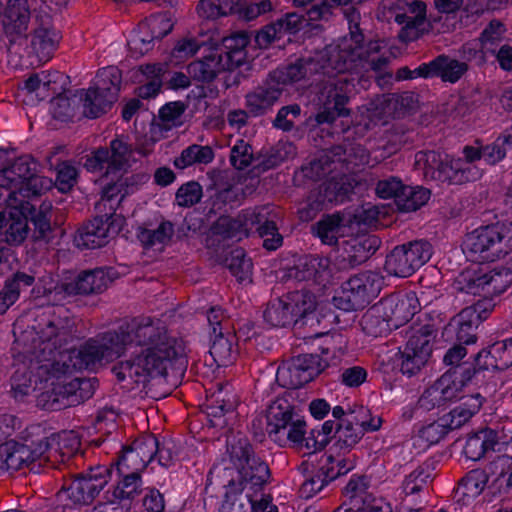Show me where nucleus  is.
Returning a JSON list of instances; mask_svg holds the SVG:
<instances>
[{
	"instance_id": "nucleus-4",
	"label": "nucleus",
	"mask_w": 512,
	"mask_h": 512,
	"mask_svg": "<svg viewBox=\"0 0 512 512\" xmlns=\"http://www.w3.org/2000/svg\"><path fill=\"white\" fill-rule=\"evenodd\" d=\"M342 148L336 147L331 152L323 153L304 168L305 176L311 179H320L331 175L316 190H313L308 199V207L312 213H316L329 204L343 202L355 187V179L346 174L336 173L343 162L354 166L369 164V155L360 146L351 148L348 157L342 158Z\"/></svg>"
},
{
	"instance_id": "nucleus-26",
	"label": "nucleus",
	"mask_w": 512,
	"mask_h": 512,
	"mask_svg": "<svg viewBox=\"0 0 512 512\" xmlns=\"http://www.w3.org/2000/svg\"><path fill=\"white\" fill-rule=\"evenodd\" d=\"M208 401L206 413L210 424L214 427H225L226 415L232 414L238 403L233 387L229 383H218Z\"/></svg>"
},
{
	"instance_id": "nucleus-20",
	"label": "nucleus",
	"mask_w": 512,
	"mask_h": 512,
	"mask_svg": "<svg viewBox=\"0 0 512 512\" xmlns=\"http://www.w3.org/2000/svg\"><path fill=\"white\" fill-rule=\"evenodd\" d=\"M435 331L431 325H422L410 335L401 353L400 370L412 377L426 365L432 352Z\"/></svg>"
},
{
	"instance_id": "nucleus-39",
	"label": "nucleus",
	"mask_w": 512,
	"mask_h": 512,
	"mask_svg": "<svg viewBox=\"0 0 512 512\" xmlns=\"http://www.w3.org/2000/svg\"><path fill=\"white\" fill-rule=\"evenodd\" d=\"M363 429L355 424L353 418L344 419L338 424L335 432V441L331 447L334 453L345 454L349 452L362 438Z\"/></svg>"
},
{
	"instance_id": "nucleus-32",
	"label": "nucleus",
	"mask_w": 512,
	"mask_h": 512,
	"mask_svg": "<svg viewBox=\"0 0 512 512\" xmlns=\"http://www.w3.org/2000/svg\"><path fill=\"white\" fill-rule=\"evenodd\" d=\"M343 259L355 266L366 261L375 253L379 246V240L375 236L351 237L342 242Z\"/></svg>"
},
{
	"instance_id": "nucleus-6",
	"label": "nucleus",
	"mask_w": 512,
	"mask_h": 512,
	"mask_svg": "<svg viewBox=\"0 0 512 512\" xmlns=\"http://www.w3.org/2000/svg\"><path fill=\"white\" fill-rule=\"evenodd\" d=\"M121 185L108 184L103 190L102 197L95 205V210L103 215L96 216L92 221L78 230L74 242L77 247L96 249L106 245L111 238L118 234L123 225L124 218L115 213L118 204L124 197L121 194Z\"/></svg>"
},
{
	"instance_id": "nucleus-44",
	"label": "nucleus",
	"mask_w": 512,
	"mask_h": 512,
	"mask_svg": "<svg viewBox=\"0 0 512 512\" xmlns=\"http://www.w3.org/2000/svg\"><path fill=\"white\" fill-rule=\"evenodd\" d=\"M214 158L213 150L209 146L193 144L185 148L180 156L174 160L178 169H185L195 164H208Z\"/></svg>"
},
{
	"instance_id": "nucleus-12",
	"label": "nucleus",
	"mask_w": 512,
	"mask_h": 512,
	"mask_svg": "<svg viewBox=\"0 0 512 512\" xmlns=\"http://www.w3.org/2000/svg\"><path fill=\"white\" fill-rule=\"evenodd\" d=\"M378 17L402 26L399 38L403 42L416 40L426 20V4L421 0H382Z\"/></svg>"
},
{
	"instance_id": "nucleus-38",
	"label": "nucleus",
	"mask_w": 512,
	"mask_h": 512,
	"mask_svg": "<svg viewBox=\"0 0 512 512\" xmlns=\"http://www.w3.org/2000/svg\"><path fill=\"white\" fill-rule=\"evenodd\" d=\"M482 406V397L480 394L470 395L464 401L453 408L447 415L442 417L446 426L453 430L460 428L475 415Z\"/></svg>"
},
{
	"instance_id": "nucleus-35",
	"label": "nucleus",
	"mask_w": 512,
	"mask_h": 512,
	"mask_svg": "<svg viewBox=\"0 0 512 512\" xmlns=\"http://www.w3.org/2000/svg\"><path fill=\"white\" fill-rule=\"evenodd\" d=\"M435 462L425 461L409 473L402 482V491L406 496H414L428 490L434 479Z\"/></svg>"
},
{
	"instance_id": "nucleus-60",
	"label": "nucleus",
	"mask_w": 512,
	"mask_h": 512,
	"mask_svg": "<svg viewBox=\"0 0 512 512\" xmlns=\"http://www.w3.org/2000/svg\"><path fill=\"white\" fill-rule=\"evenodd\" d=\"M404 187L405 185L399 177L390 176L378 181L375 191L380 198H393L396 205H398L399 196H401Z\"/></svg>"
},
{
	"instance_id": "nucleus-53",
	"label": "nucleus",
	"mask_w": 512,
	"mask_h": 512,
	"mask_svg": "<svg viewBox=\"0 0 512 512\" xmlns=\"http://www.w3.org/2000/svg\"><path fill=\"white\" fill-rule=\"evenodd\" d=\"M296 154L295 146L290 142H279L274 146L264 161L261 163L263 170H269L277 167L282 162L294 157Z\"/></svg>"
},
{
	"instance_id": "nucleus-47",
	"label": "nucleus",
	"mask_w": 512,
	"mask_h": 512,
	"mask_svg": "<svg viewBox=\"0 0 512 512\" xmlns=\"http://www.w3.org/2000/svg\"><path fill=\"white\" fill-rule=\"evenodd\" d=\"M430 199V191L423 187L405 185L399 196L397 207L404 212L416 211L425 205Z\"/></svg>"
},
{
	"instance_id": "nucleus-14",
	"label": "nucleus",
	"mask_w": 512,
	"mask_h": 512,
	"mask_svg": "<svg viewBox=\"0 0 512 512\" xmlns=\"http://www.w3.org/2000/svg\"><path fill=\"white\" fill-rule=\"evenodd\" d=\"M58 436H39L24 442L8 441L0 445V470L16 471L46 457Z\"/></svg>"
},
{
	"instance_id": "nucleus-56",
	"label": "nucleus",
	"mask_w": 512,
	"mask_h": 512,
	"mask_svg": "<svg viewBox=\"0 0 512 512\" xmlns=\"http://www.w3.org/2000/svg\"><path fill=\"white\" fill-rule=\"evenodd\" d=\"M228 268L239 281H246L251 275L252 262L243 250L236 249L232 251L231 258L228 260Z\"/></svg>"
},
{
	"instance_id": "nucleus-25",
	"label": "nucleus",
	"mask_w": 512,
	"mask_h": 512,
	"mask_svg": "<svg viewBox=\"0 0 512 512\" xmlns=\"http://www.w3.org/2000/svg\"><path fill=\"white\" fill-rule=\"evenodd\" d=\"M479 372L480 370H477L472 364L463 363L461 366L448 370L437 379L440 393L446 402L467 398L464 393L474 384V378Z\"/></svg>"
},
{
	"instance_id": "nucleus-43",
	"label": "nucleus",
	"mask_w": 512,
	"mask_h": 512,
	"mask_svg": "<svg viewBox=\"0 0 512 512\" xmlns=\"http://www.w3.org/2000/svg\"><path fill=\"white\" fill-rule=\"evenodd\" d=\"M118 475L120 479L111 493L121 501L129 503L143 491L141 474L118 473Z\"/></svg>"
},
{
	"instance_id": "nucleus-7",
	"label": "nucleus",
	"mask_w": 512,
	"mask_h": 512,
	"mask_svg": "<svg viewBox=\"0 0 512 512\" xmlns=\"http://www.w3.org/2000/svg\"><path fill=\"white\" fill-rule=\"evenodd\" d=\"M278 214L270 205H264L244 210L236 218H221L217 229L225 237L241 240L249 232L256 229L263 239V246L267 250H276L283 243V237L278 232L276 219Z\"/></svg>"
},
{
	"instance_id": "nucleus-55",
	"label": "nucleus",
	"mask_w": 512,
	"mask_h": 512,
	"mask_svg": "<svg viewBox=\"0 0 512 512\" xmlns=\"http://www.w3.org/2000/svg\"><path fill=\"white\" fill-rule=\"evenodd\" d=\"M332 479L328 478L326 466L323 464L319 470L308 476L301 485V494L305 498H310L320 492Z\"/></svg>"
},
{
	"instance_id": "nucleus-52",
	"label": "nucleus",
	"mask_w": 512,
	"mask_h": 512,
	"mask_svg": "<svg viewBox=\"0 0 512 512\" xmlns=\"http://www.w3.org/2000/svg\"><path fill=\"white\" fill-rule=\"evenodd\" d=\"M185 111L181 102H170L164 105L159 111V126L164 130H170L182 123V116Z\"/></svg>"
},
{
	"instance_id": "nucleus-33",
	"label": "nucleus",
	"mask_w": 512,
	"mask_h": 512,
	"mask_svg": "<svg viewBox=\"0 0 512 512\" xmlns=\"http://www.w3.org/2000/svg\"><path fill=\"white\" fill-rule=\"evenodd\" d=\"M259 494L238 487L232 479L226 487L222 512H255L256 497Z\"/></svg>"
},
{
	"instance_id": "nucleus-13",
	"label": "nucleus",
	"mask_w": 512,
	"mask_h": 512,
	"mask_svg": "<svg viewBox=\"0 0 512 512\" xmlns=\"http://www.w3.org/2000/svg\"><path fill=\"white\" fill-rule=\"evenodd\" d=\"M431 299L421 292L420 297L414 292L391 295L379 304L373 306L363 317V323L367 326L373 318H383L387 327L398 328L420 311L421 304H429Z\"/></svg>"
},
{
	"instance_id": "nucleus-9",
	"label": "nucleus",
	"mask_w": 512,
	"mask_h": 512,
	"mask_svg": "<svg viewBox=\"0 0 512 512\" xmlns=\"http://www.w3.org/2000/svg\"><path fill=\"white\" fill-rule=\"evenodd\" d=\"M464 250L473 261H495L512 251V223L479 227L466 235Z\"/></svg>"
},
{
	"instance_id": "nucleus-15",
	"label": "nucleus",
	"mask_w": 512,
	"mask_h": 512,
	"mask_svg": "<svg viewBox=\"0 0 512 512\" xmlns=\"http://www.w3.org/2000/svg\"><path fill=\"white\" fill-rule=\"evenodd\" d=\"M316 308L315 296L305 290L294 291L269 302L264 319L274 327H286L312 313Z\"/></svg>"
},
{
	"instance_id": "nucleus-18",
	"label": "nucleus",
	"mask_w": 512,
	"mask_h": 512,
	"mask_svg": "<svg viewBox=\"0 0 512 512\" xmlns=\"http://www.w3.org/2000/svg\"><path fill=\"white\" fill-rule=\"evenodd\" d=\"M379 292L377 276L362 273L351 277L333 297V305L343 311L358 310L365 307Z\"/></svg>"
},
{
	"instance_id": "nucleus-58",
	"label": "nucleus",
	"mask_w": 512,
	"mask_h": 512,
	"mask_svg": "<svg viewBox=\"0 0 512 512\" xmlns=\"http://www.w3.org/2000/svg\"><path fill=\"white\" fill-rule=\"evenodd\" d=\"M341 454L334 453L325 456L323 465L326 466L328 478L334 480L337 477L346 474L354 467V462L350 458H341Z\"/></svg>"
},
{
	"instance_id": "nucleus-45",
	"label": "nucleus",
	"mask_w": 512,
	"mask_h": 512,
	"mask_svg": "<svg viewBox=\"0 0 512 512\" xmlns=\"http://www.w3.org/2000/svg\"><path fill=\"white\" fill-rule=\"evenodd\" d=\"M59 40V32L55 29L39 28L33 36L32 46L41 60H48L55 51Z\"/></svg>"
},
{
	"instance_id": "nucleus-62",
	"label": "nucleus",
	"mask_w": 512,
	"mask_h": 512,
	"mask_svg": "<svg viewBox=\"0 0 512 512\" xmlns=\"http://www.w3.org/2000/svg\"><path fill=\"white\" fill-rule=\"evenodd\" d=\"M510 148L504 136L501 134L494 142L482 147V157L490 165L500 162Z\"/></svg>"
},
{
	"instance_id": "nucleus-30",
	"label": "nucleus",
	"mask_w": 512,
	"mask_h": 512,
	"mask_svg": "<svg viewBox=\"0 0 512 512\" xmlns=\"http://www.w3.org/2000/svg\"><path fill=\"white\" fill-rule=\"evenodd\" d=\"M504 443L497 431L487 428L467 439L464 454L468 459L478 461L490 452L501 451Z\"/></svg>"
},
{
	"instance_id": "nucleus-64",
	"label": "nucleus",
	"mask_w": 512,
	"mask_h": 512,
	"mask_svg": "<svg viewBox=\"0 0 512 512\" xmlns=\"http://www.w3.org/2000/svg\"><path fill=\"white\" fill-rule=\"evenodd\" d=\"M77 168L69 162H62L57 166L56 185L61 192L69 191L76 183Z\"/></svg>"
},
{
	"instance_id": "nucleus-46",
	"label": "nucleus",
	"mask_w": 512,
	"mask_h": 512,
	"mask_svg": "<svg viewBox=\"0 0 512 512\" xmlns=\"http://www.w3.org/2000/svg\"><path fill=\"white\" fill-rule=\"evenodd\" d=\"M174 234V228L171 222L163 221L155 229L141 227L137 232L139 241L145 247H154L165 245Z\"/></svg>"
},
{
	"instance_id": "nucleus-24",
	"label": "nucleus",
	"mask_w": 512,
	"mask_h": 512,
	"mask_svg": "<svg viewBox=\"0 0 512 512\" xmlns=\"http://www.w3.org/2000/svg\"><path fill=\"white\" fill-rule=\"evenodd\" d=\"M512 282L508 269L491 270L474 274H463L459 280L460 290L467 294L495 296L503 293Z\"/></svg>"
},
{
	"instance_id": "nucleus-5",
	"label": "nucleus",
	"mask_w": 512,
	"mask_h": 512,
	"mask_svg": "<svg viewBox=\"0 0 512 512\" xmlns=\"http://www.w3.org/2000/svg\"><path fill=\"white\" fill-rule=\"evenodd\" d=\"M463 156L452 158L436 151H420L415 155V164L426 178L440 182L460 184L478 179L481 172L474 162L483 159L482 147L467 145Z\"/></svg>"
},
{
	"instance_id": "nucleus-37",
	"label": "nucleus",
	"mask_w": 512,
	"mask_h": 512,
	"mask_svg": "<svg viewBox=\"0 0 512 512\" xmlns=\"http://www.w3.org/2000/svg\"><path fill=\"white\" fill-rule=\"evenodd\" d=\"M488 482V476L483 470H472L462 478L455 489V499L463 504L479 496Z\"/></svg>"
},
{
	"instance_id": "nucleus-54",
	"label": "nucleus",
	"mask_w": 512,
	"mask_h": 512,
	"mask_svg": "<svg viewBox=\"0 0 512 512\" xmlns=\"http://www.w3.org/2000/svg\"><path fill=\"white\" fill-rule=\"evenodd\" d=\"M349 411V415L353 418L355 424L363 429V434L377 431L382 425L381 417L371 415L370 411L362 405H354V409Z\"/></svg>"
},
{
	"instance_id": "nucleus-57",
	"label": "nucleus",
	"mask_w": 512,
	"mask_h": 512,
	"mask_svg": "<svg viewBox=\"0 0 512 512\" xmlns=\"http://www.w3.org/2000/svg\"><path fill=\"white\" fill-rule=\"evenodd\" d=\"M368 481L365 477H352L345 487V494L350 498L354 508L363 504L365 499L373 498L367 493Z\"/></svg>"
},
{
	"instance_id": "nucleus-23",
	"label": "nucleus",
	"mask_w": 512,
	"mask_h": 512,
	"mask_svg": "<svg viewBox=\"0 0 512 512\" xmlns=\"http://www.w3.org/2000/svg\"><path fill=\"white\" fill-rule=\"evenodd\" d=\"M112 92L98 104L92 102L94 97L92 92L86 94V98L79 96L78 91L71 96L59 95L51 102L52 114L55 118L68 120L75 117L77 110H80V113L85 117L97 118L104 107L113 100L115 92Z\"/></svg>"
},
{
	"instance_id": "nucleus-50",
	"label": "nucleus",
	"mask_w": 512,
	"mask_h": 512,
	"mask_svg": "<svg viewBox=\"0 0 512 512\" xmlns=\"http://www.w3.org/2000/svg\"><path fill=\"white\" fill-rule=\"evenodd\" d=\"M7 23L13 25L18 32L27 28L29 11L24 0H10L5 10Z\"/></svg>"
},
{
	"instance_id": "nucleus-48",
	"label": "nucleus",
	"mask_w": 512,
	"mask_h": 512,
	"mask_svg": "<svg viewBox=\"0 0 512 512\" xmlns=\"http://www.w3.org/2000/svg\"><path fill=\"white\" fill-rule=\"evenodd\" d=\"M305 428L306 422L301 416L296 414L292 421L286 425L285 429L276 434L272 440L279 446H286L288 444L294 446L297 442L301 441Z\"/></svg>"
},
{
	"instance_id": "nucleus-2",
	"label": "nucleus",
	"mask_w": 512,
	"mask_h": 512,
	"mask_svg": "<svg viewBox=\"0 0 512 512\" xmlns=\"http://www.w3.org/2000/svg\"><path fill=\"white\" fill-rule=\"evenodd\" d=\"M125 351L130 358L120 362L113 372L120 381L146 385L150 380L165 378L184 355L181 340L170 336L158 321L133 319L117 331H109L88 340L73 354H63L64 371L95 369L113 361Z\"/></svg>"
},
{
	"instance_id": "nucleus-27",
	"label": "nucleus",
	"mask_w": 512,
	"mask_h": 512,
	"mask_svg": "<svg viewBox=\"0 0 512 512\" xmlns=\"http://www.w3.org/2000/svg\"><path fill=\"white\" fill-rule=\"evenodd\" d=\"M120 83L121 76L119 70L115 67H107L99 71L93 87H90L88 90H78V94L86 98V94L92 92L94 95L92 102L98 104L114 91L113 100L99 113V116H101L116 102L120 90Z\"/></svg>"
},
{
	"instance_id": "nucleus-8",
	"label": "nucleus",
	"mask_w": 512,
	"mask_h": 512,
	"mask_svg": "<svg viewBox=\"0 0 512 512\" xmlns=\"http://www.w3.org/2000/svg\"><path fill=\"white\" fill-rule=\"evenodd\" d=\"M249 42L246 33L224 38L222 45L215 47L209 55L190 63L187 67L188 74L199 81H211L220 72L233 70L245 64Z\"/></svg>"
},
{
	"instance_id": "nucleus-49",
	"label": "nucleus",
	"mask_w": 512,
	"mask_h": 512,
	"mask_svg": "<svg viewBox=\"0 0 512 512\" xmlns=\"http://www.w3.org/2000/svg\"><path fill=\"white\" fill-rule=\"evenodd\" d=\"M154 39V36L147 28H144V23H142L137 31L130 34L127 46L132 56L140 57L152 49Z\"/></svg>"
},
{
	"instance_id": "nucleus-1",
	"label": "nucleus",
	"mask_w": 512,
	"mask_h": 512,
	"mask_svg": "<svg viewBox=\"0 0 512 512\" xmlns=\"http://www.w3.org/2000/svg\"><path fill=\"white\" fill-rule=\"evenodd\" d=\"M349 24V36H344L313 55L298 59L269 74L277 86L299 81L311 75H319L321 88L319 101L323 109L317 114L318 123H332L347 114L345 104L355 91L360 75L369 70L380 73L385 70L389 57L382 52L383 42L370 41L362 45L363 35L359 28L360 14L355 9L345 11Z\"/></svg>"
},
{
	"instance_id": "nucleus-40",
	"label": "nucleus",
	"mask_w": 512,
	"mask_h": 512,
	"mask_svg": "<svg viewBox=\"0 0 512 512\" xmlns=\"http://www.w3.org/2000/svg\"><path fill=\"white\" fill-rule=\"evenodd\" d=\"M296 415L294 409L286 401L273 402L267 412V433L272 439L276 434L285 429Z\"/></svg>"
},
{
	"instance_id": "nucleus-29",
	"label": "nucleus",
	"mask_w": 512,
	"mask_h": 512,
	"mask_svg": "<svg viewBox=\"0 0 512 512\" xmlns=\"http://www.w3.org/2000/svg\"><path fill=\"white\" fill-rule=\"evenodd\" d=\"M314 231L323 244L337 245L340 238L352 235L354 228L350 216L336 213L327 215L318 221Z\"/></svg>"
},
{
	"instance_id": "nucleus-42",
	"label": "nucleus",
	"mask_w": 512,
	"mask_h": 512,
	"mask_svg": "<svg viewBox=\"0 0 512 512\" xmlns=\"http://www.w3.org/2000/svg\"><path fill=\"white\" fill-rule=\"evenodd\" d=\"M473 313L471 310L462 309L450 324L454 328L456 338L460 343L468 345L476 342L475 330L479 323L475 320Z\"/></svg>"
},
{
	"instance_id": "nucleus-41",
	"label": "nucleus",
	"mask_w": 512,
	"mask_h": 512,
	"mask_svg": "<svg viewBox=\"0 0 512 512\" xmlns=\"http://www.w3.org/2000/svg\"><path fill=\"white\" fill-rule=\"evenodd\" d=\"M209 353L218 366H227L235 358L234 336L224 335L221 330L214 334Z\"/></svg>"
},
{
	"instance_id": "nucleus-51",
	"label": "nucleus",
	"mask_w": 512,
	"mask_h": 512,
	"mask_svg": "<svg viewBox=\"0 0 512 512\" xmlns=\"http://www.w3.org/2000/svg\"><path fill=\"white\" fill-rule=\"evenodd\" d=\"M146 466L147 464L131 446L125 447L116 461L117 473L141 474Z\"/></svg>"
},
{
	"instance_id": "nucleus-17",
	"label": "nucleus",
	"mask_w": 512,
	"mask_h": 512,
	"mask_svg": "<svg viewBox=\"0 0 512 512\" xmlns=\"http://www.w3.org/2000/svg\"><path fill=\"white\" fill-rule=\"evenodd\" d=\"M432 255L431 245L417 240L395 247L386 257L385 270L396 277H409L423 266Z\"/></svg>"
},
{
	"instance_id": "nucleus-11",
	"label": "nucleus",
	"mask_w": 512,
	"mask_h": 512,
	"mask_svg": "<svg viewBox=\"0 0 512 512\" xmlns=\"http://www.w3.org/2000/svg\"><path fill=\"white\" fill-rule=\"evenodd\" d=\"M227 444L230 461L238 472L237 486L256 494L262 492L270 477L267 464L254 454L247 438H233Z\"/></svg>"
},
{
	"instance_id": "nucleus-31",
	"label": "nucleus",
	"mask_w": 512,
	"mask_h": 512,
	"mask_svg": "<svg viewBox=\"0 0 512 512\" xmlns=\"http://www.w3.org/2000/svg\"><path fill=\"white\" fill-rule=\"evenodd\" d=\"M282 87L277 86L270 77L266 82L246 95V107L253 116L265 114L279 99Z\"/></svg>"
},
{
	"instance_id": "nucleus-22",
	"label": "nucleus",
	"mask_w": 512,
	"mask_h": 512,
	"mask_svg": "<svg viewBox=\"0 0 512 512\" xmlns=\"http://www.w3.org/2000/svg\"><path fill=\"white\" fill-rule=\"evenodd\" d=\"M115 278L113 269L98 268L81 273L74 282L56 286L49 290V301L59 304L66 295L100 293L107 289Z\"/></svg>"
},
{
	"instance_id": "nucleus-21",
	"label": "nucleus",
	"mask_w": 512,
	"mask_h": 512,
	"mask_svg": "<svg viewBox=\"0 0 512 512\" xmlns=\"http://www.w3.org/2000/svg\"><path fill=\"white\" fill-rule=\"evenodd\" d=\"M327 365L318 355H299L280 365L276 377L283 387L295 389L312 381Z\"/></svg>"
},
{
	"instance_id": "nucleus-16",
	"label": "nucleus",
	"mask_w": 512,
	"mask_h": 512,
	"mask_svg": "<svg viewBox=\"0 0 512 512\" xmlns=\"http://www.w3.org/2000/svg\"><path fill=\"white\" fill-rule=\"evenodd\" d=\"M134 150L126 136H117L110 142V147L99 148L87 157L84 166L88 171L97 172L105 169L106 175L121 174L134 162Z\"/></svg>"
},
{
	"instance_id": "nucleus-36",
	"label": "nucleus",
	"mask_w": 512,
	"mask_h": 512,
	"mask_svg": "<svg viewBox=\"0 0 512 512\" xmlns=\"http://www.w3.org/2000/svg\"><path fill=\"white\" fill-rule=\"evenodd\" d=\"M399 97L395 94H384L371 100L362 107L361 113L371 122L395 117L398 113Z\"/></svg>"
},
{
	"instance_id": "nucleus-59",
	"label": "nucleus",
	"mask_w": 512,
	"mask_h": 512,
	"mask_svg": "<svg viewBox=\"0 0 512 512\" xmlns=\"http://www.w3.org/2000/svg\"><path fill=\"white\" fill-rule=\"evenodd\" d=\"M253 160V151L251 146L243 139L236 140L231 148L230 162L238 170L248 167Z\"/></svg>"
},
{
	"instance_id": "nucleus-28",
	"label": "nucleus",
	"mask_w": 512,
	"mask_h": 512,
	"mask_svg": "<svg viewBox=\"0 0 512 512\" xmlns=\"http://www.w3.org/2000/svg\"><path fill=\"white\" fill-rule=\"evenodd\" d=\"M468 70L469 66L466 62L447 55H439L430 62L421 64L419 72H422L424 78L437 76L444 82L454 84L458 82Z\"/></svg>"
},
{
	"instance_id": "nucleus-19",
	"label": "nucleus",
	"mask_w": 512,
	"mask_h": 512,
	"mask_svg": "<svg viewBox=\"0 0 512 512\" xmlns=\"http://www.w3.org/2000/svg\"><path fill=\"white\" fill-rule=\"evenodd\" d=\"M110 474V470L104 466L91 468L65 484L60 496L68 498L74 504L89 505L108 484Z\"/></svg>"
},
{
	"instance_id": "nucleus-34",
	"label": "nucleus",
	"mask_w": 512,
	"mask_h": 512,
	"mask_svg": "<svg viewBox=\"0 0 512 512\" xmlns=\"http://www.w3.org/2000/svg\"><path fill=\"white\" fill-rule=\"evenodd\" d=\"M332 274L330 261L326 257L307 256L297 266L296 277L303 280H313L319 284L329 281Z\"/></svg>"
},
{
	"instance_id": "nucleus-61",
	"label": "nucleus",
	"mask_w": 512,
	"mask_h": 512,
	"mask_svg": "<svg viewBox=\"0 0 512 512\" xmlns=\"http://www.w3.org/2000/svg\"><path fill=\"white\" fill-rule=\"evenodd\" d=\"M148 465L157 454L158 439L154 435H143L130 445Z\"/></svg>"
},
{
	"instance_id": "nucleus-10",
	"label": "nucleus",
	"mask_w": 512,
	"mask_h": 512,
	"mask_svg": "<svg viewBox=\"0 0 512 512\" xmlns=\"http://www.w3.org/2000/svg\"><path fill=\"white\" fill-rule=\"evenodd\" d=\"M3 153L0 151V159ZM35 163L28 155L15 159L0 169V201L14 205L17 198H29L38 195L43 180L36 176Z\"/></svg>"
},
{
	"instance_id": "nucleus-3",
	"label": "nucleus",
	"mask_w": 512,
	"mask_h": 512,
	"mask_svg": "<svg viewBox=\"0 0 512 512\" xmlns=\"http://www.w3.org/2000/svg\"><path fill=\"white\" fill-rule=\"evenodd\" d=\"M74 323L68 317L52 315L40 320L37 326L17 332L14 328L15 349L29 358L31 367L39 379L33 380L26 372L17 370L12 377V392L17 400L39 390V403L46 409L59 410L79 404L84 396L82 392L91 386L90 381L74 378L66 379L75 368L64 371L63 354H75L79 349H62L73 338Z\"/></svg>"
},
{
	"instance_id": "nucleus-63",
	"label": "nucleus",
	"mask_w": 512,
	"mask_h": 512,
	"mask_svg": "<svg viewBox=\"0 0 512 512\" xmlns=\"http://www.w3.org/2000/svg\"><path fill=\"white\" fill-rule=\"evenodd\" d=\"M202 197V187L194 181L183 184L176 193L179 206L190 207L198 203Z\"/></svg>"
}]
</instances>
